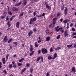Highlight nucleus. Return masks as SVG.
Segmentation results:
<instances>
[{
	"mask_svg": "<svg viewBox=\"0 0 76 76\" xmlns=\"http://www.w3.org/2000/svg\"><path fill=\"white\" fill-rule=\"evenodd\" d=\"M36 20H37V19L36 17H34L33 19L32 18H31L29 22V24L31 25V24H32V23H34V22L36 21Z\"/></svg>",
	"mask_w": 76,
	"mask_h": 76,
	"instance_id": "obj_1",
	"label": "nucleus"
},
{
	"mask_svg": "<svg viewBox=\"0 0 76 76\" xmlns=\"http://www.w3.org/2000/svg\"><path fill=\"white\" fill-rule=\"evenodd\" d=\"M42 53L44 54L47 53V50L45 48H42L41 49Z\"/></svg>",
	"mask_w": 76,
	"mask_h": 76,
	"instance_id": "obj_2",
	"label": "nucleus"
},
{
	"mask_svg": "<svg viewBox=\"0 0 76 76\" xmlns=\"http://www.w3.org/2000/svg\"><path fill=\"white\" fill-rule=\"evenodd\" d=\"M18 10L19 8L16 7H13L12 9V10L14 12H16V11H18Z\"/></svg>",
	"mask_w": 76,
	"mask_h": 76,
	"instance_id": "obj_3",
	"label": "nucleus"
},
{
	"mask_svg": "<svg viewBox=\"0 0 76 76\" xmlns=\"http://www.w3.org/2000/svg\"><path fill=\"white\" fill-rule=\"evenodd\" d=\"M67 12H68V10L67 8H65L64 10V13L65 14V15H66L67 14Z\"/></svg>",
	"mask_w": 76,
	"mask_h": 76,
	"instance_id": "obj_4",
	"label": "nucleus"
},
{
	"mask_svg": "<svg viewBox=\"0 0 76 76\" xmlns=\"http://www.w3.org/2000/svg\"><path fill=\"white\" fill-rule=\"evenodd\" d=\"M63 29V27H60L58 29L57 27H56L55 28V29L56 30V32H58V31H59L60 30H61V29Z\"/></svg>",
	"mask_w": 76,
	"mask_h": 76,
	"instance_id": "obj_5",
	"label": "nucleus"
},
{
	"mask_svg": "<svg viewBox=\"0 0 76 76\" xmlns=\"http://www.w3.org/2000/svg\"><path fill=\"white\" fill-rule=\"evenodd\" d=\"M27 4V2L26 1V0H24L22 4V6H23V7L25 6L26 5V4Z\"/></svg>",
	"mask_w": 76,
	"mask_h": 76,
	"instance_id": "obj_6",
	"label": "nucleus"
},
{
	"mask_svg": "<svg viewBox=\"0 0 76 76\" xmlns=\"http://www.w3.org/2000/svg\"><path fill=\"white\" fill-rule=\"evenodd\" d=\"M72 71L71 72L72 73H75L76 72V69H75V67L74 66L72 68Z\"/></svg>",
	"mask_w": 76,
	"mask_h": 76,
	"instance_id": "obj_7",
	"label": "nucleus"
},
{
	"mask_svg": "<svg viewBox=\"0 0 76 76\" xmlns=\"http://www.w3.org/2000/svg\"><path fill=\"white\" fill-rule=\"evenodd\" d=\"M57 17L54 18L53 19V23H56V20H57Z\"/></svg>",
	"mask_w": 76,
	"mask_h": 76,
	"instance_id": "obj_8",
	"label": "nucleus"
},
{
	"mask_svg": "<svg viewBox=\"0 0 76 76\" xmlns=\"http://www.w3.org/2000/svg\"><path fill=\"white\" fill-rule=\"evenodd\" d=\"M46 6L47 9H48L49 10H50L51 9V7H50V6L48 5L47 4H46Z\"/></svg>",
	"mask_w": 76,
	"mask_h": 76,
	"instance_id": "obj_9",
	"label": "nucleus"
},
{
	"mask_svg": "<svg viewBox=\"0 0 76 76\" xmlns=\"http://www.w3.org/2000/svg\"><path fill=\"white\" fill-rule=\"evenodd\" d=\"M7 36H5L3 41L4 42V41L5 42H7V40H7Z\"/></svg>",
	"mask_w": 76,
	"mask_h": 76,
	"instance_id": "obj_10",
	"label": "nucleus"
},
{
	"mask_svg": "<svg viewBox=\"0 0 76 76\" xmlns=\"http://www.w3.org/2000/svg\"><path fill=\"white\" fill-rule=\"evenodd\" d=\"M67 31H65L64 33V35H65V37H66V36H68V33Z\"/></svg>",
	"mask_w": 76,
	"mask_h": 76,
	"instance_id": "obj_11",
	"label": "nucleus"
},
{
	"mask_svg": "<svg viewBox=\"0 0 76 76\" xmlns=\"http://www.w3.org/2000/svg\"><path fill=\"white\" fill-rule=\"evenodd\" d=\"M19 24H20V23L19 21H18L16 24V27L18 28H19Z\"/></svg>",
	"mask_w": 76,
	"mask_h": 76,
	"instance_id": "obj_12",
	"label": "nucleus"
},
{
	"mask_svg": "<svg viewBox=\"0 0 76 76\" xmlns=\"http://www.w3.org/2000/svg\"><path fill=\"white\" fill-rule=\"evenodd\" d=\"M7 25H8V28H10L11 26V24H10V22L8 21L7 22Z\"/></svg>",
	"mask_w": 76,
	"mask_h": 76,
	"instance_id": "obj_13",
	"label": "nucleus"
},
{
	"mask_svg": "<svg viewBox=\"0 0 76 76\" xmlns=\"http://www.w3.org/2000/svg\"><path fill=\"white\" fill-rule=\"evenodd\" d=\"M2 60L3 61L2 63L3 64H5V63H6V59H5V58H3L2 59Z\"/></svg>",
	"mask_w": 76,
	"mask_h": 76,
	"instance_id": "obj_14",
	"label": "nucleus"
},
{
	"mask_svg": "<svg viewBox=\"0 0 76 76\" xmlns=\"http://www.w3.org/2000/svg\"><path fill=\"white\" fill-rule=\"evenodd\" d=\"M33 51V46L32 45H30V51L32 52Z\"/></svg>",
	"mask_w": 76,
	"mask_h": 76,
	"instance_id": "obj_15",
	"label": "nucleus"
},
{
	"mask_svg": "<svg viewBox=\"0 0 76 76\" xmlns=\"http://www.w3.org/2000/svg\"><path fill=\"white\" fill-rule=\"evenodd\" d=\"M48 60H52V59H53V58L52 57H51V56L49 55L48 56Z\"/></svg>",
	"mask_w": 76,
	"mask_h": 76,
	"instance_id": "obj_16",
	"label": "nucleus"
},
{
	"mask_svg": "<svg viewBox=\"0 0 76 76\" xmlns=\"http://www.w3.org/2000/svg\"><path fill=\"white\" fill-rule=\"evenodd\" d=\"M50 39H51V37H47L46 38V40L48 41H49Z\"/></svg>",
	"mask_w": 76,
	"mask_h": 76,
	"instance_id": "obj_17",
	"label": "nucleus"
},
{
	"mask_svg": "<svg viewBox=\"0 0 76 76\" xmlns=\"http://www.w3.org/2000/svg\"><path fill=\"white\" fill-rule=\"evenodd\" d=\"M33 33V31H31L28 33V35L29 37H30V36H31V35Z\"/></svg>",
	"mask_w": 76,
	"mask_h": 76,
	"instance_id": "obj_18",
	"label": "nucleus"
},
{
	"mask_svg": "<svg viewBox=\"0 0 76 76\" xmlns=\"http://www.w3.org/2000/svg\"><path fill=\"white\" fill-rule=\"evenodd\" d=\"M24 13L23 12H21L19 14V18H20L21 16H23V15Z\"/></svg>",
	"mask_w": 76,
	"mask_h": 76,
	"instance_id": "obj_19",
	"label": "nucleus"
},
{
	"mask_svg": "<svg viewBox=\"0 0 76 76\" xmlns=\"http://www.w3.org/2000/svg\"><path fill=\"white\" fill-rule=\"evenodd\" d=\"M26 70V69L25 68L23 69L21 72V74H22V73H23Z\"/></svg>",
	"mask_w": 76,
	"mask_h": 76,
	"instance_id": "obj_20",
	"label": "nucleus"
},
{
	"mask_svg": "<svg viewBox=\"0 0 76 76\" xmlns=\"http://www.w3.org/2000/svg\"><path fill=\"white\" fill-rule=\"evenodd\" d=\"M21 3H22V2H21V1H20V2H19V3H18V4H16L15 5V6H19V5H20V4H21Z\"/></svg>",
	"mask_w": 76,
	"mask_h": 76,
	"instance_id": "obj_21",
	"label": "nucleus"
},
{
	"mask_svg": "<svg viewBox=\"0 0 76 76\" xmlns=\"http://www.w3.org/2000/svg\"><path fill=\"white\" fill-rule=\"evenodd\" d=\"M7 12H3V16H6V15H7Z\"/></svg>",
	"mask_w": 76,
	"mask_h": 76,
	"instance_id": "obj_22",
	"label": "nucleus"
},
{
	"mask_svg": "<svg viewBox=\"0 0 76 76\" xmlns=\"http://www.w3.org/2000/svg\"><path fill=\"white\" fill-rule=\"evenodd\" d=\"M56 57H57V53H55L53 56V60L55 58H56Z\"/></svg>",
	"mask_w": 76,
	"mask_h": 76,
	"instance_id": "obj_23",
	"label": "nucleus"
},
{
	"mask_svg": "<svg viewBox=\"0 0 76 76\" xmlns=\"http://www.w3.org/2000/svg\"><path fill=\"white\" fill-rule=\"evenodd\" d=\"M46 34L48 35H49L50 33H49V31L48 30H46Z\"/></svg>",
	"mask_w": 76,
	"mask_h": 76,
	"instance_id": "obj_24",
	"label": "nucleus"
},
{
	"mask_svg": "<svg viewBox=\"0 0 76 76\" xmlns=\"http://www.w3.org/2000/svg\"><path fill=\"white\" fill-rule=\"evenodd\" d=\"M60 15H61V13H60V12H58L57 13V17H59Z\"/></svg>",
	"mask_w": 76,
	"mask_h": 76,
	"instance_id": "obj_25",
	"label": "nucleus"
},
{
	"mask_svg": "<svg viewBox=\"0 0 76 76\" xmlns=\"http://www.w3.org/2000/svg\"><path fill=\"white\" fill-rule=\"evenodd\" d=\"M60 49H61V48L60 47H58L57 48H54V49L55 50H59Z\"/></svg>",
	"mask_w": 76,
	"mask_h": 76,
	"instance_id": "obj_26",
	"label": "nucleus"
},
{
	"mask_svg": "<svg viewBox=\"0 0 76 76\" xmlns=\"http://www.w3.org/2000/svg\"><path fill=\"white\" fill-rule=\"evenodd\" d=\"M34 45L35 47H38V44H37V42H36L34 43Z\"/></svg>",
	"mask_w": 76,
	"mask_h": 76,
	"instance_id": "obj_27",
	"label": "nucleus"
},
{
	"mask_svg": "<svg viewBox=\"0 0 76 76\" xmlns=\"http://www.w3.org/2000/svg\"><path fill=\"white\" fill-rule=\"evenodd\" d=\"M49 28H50V29H51V28H53V25H52V24H50L49 25Z\"/></svg>",
	"mask_w": 76,
	"mask_h": 76,
	"instance_id": "obj_28",
	"label": "nucleus"
},
{
	"mask_svg": "<svg viewBox=\"0 0 76 76\" xmlns=\"http://www.w3.org/2000/svg\"><path fill=\"white\" fill-rule=\"evenodd\" d=\"M13 40V38H11L8 40V43H10V42L12 41Z\"/></svg>",
	"mask_w": 76,
	"mask_h": 76,
	"instance_id": "obj_29",
	"label": "nucleus"
},
{
	"mask_svg": "<svg viewBox=\"0 0 76 76\" xmlns=\"http://www.w3.org/2000/svg\"><path fill=\"white\" fill-rule=\"evenodd\" d=\"M17 64H18V66H22V64L20 63L19 62H17Z\"/></svg>",
	"mask_w": 76,
	"mask_h": 76,
	"instance_id": "obj_30",
	"label": "nucleus"
},
{
	"mask_svg": "<svg viewBox=\"0 0 76 76\" xmlns=\"http://www.w3.org/2000/svg\"><path fill=\"white\" fill-rule=\"evenodd\" d=\"M34 51H33L30 54V56H32V55H33V54H34Z\"/></svg>",
	"mask_w": 76,
	"mask_h": 76,
	"instance_id": "obj_31",
	"label": "nucleus"
},
{
	"mask_svg": "<svg viewBox=\"0 0 76 76\" xmlns=\"http://www.w3.org/2000/svg\"><path fill=\"white\" fill-rule=\"evenodd\" d=\"M33 68H31L30 69V71L31 73H32L33 72Z\"/></svg>",
	"mask_w": 76,
	"mask_h": 76,
	"instance_id": "obj_32",
	"label": "nucleus"
},
{
	"mask_svg": "<svg viewBox=\"0 0 76 76\" xmlns=\"http://www.w3.org/2000/svg\"><path fill=\"white\" fill-rule=\"evenodd\" d=\"M40 59H41V61L42 62H43V61H44V59H43V57L42 56H40Z\"/></svg>",
	"mask_w": 76,
	"mask_h": 76,
	"instance_id": "obj_33",
	"label": "nucleus"
},
{
	"mask_svg": "<svg viewBox=\"0 0 76 76\" xmlns=\"http://www.w3.org/2000/svg\"><path fill=\"white\" fill-rule=\"evenodd\" d=\"M8 13L10 15H12V12L10 11H8Z\"/></svg>",
	"mask_w": 76,
	"mask_h": 76,
	"instance_id": "obj_34",
	"label": "nucleus"
},
{
	"mask_svg": "<svg viewBox=\"0 0 76 76\" xmlns=\"http://www.w3.org/2000/svg\"><path fill=\"white\" fill-rule=\"evenodd\" d=\"M72 45L73 44H72L70 45H67V48H70V47H72Z\"/></svg>",
	"mask_w": 76,
	"mask_h": 76,
	"instance_id": "obj_35",
	"label": "nucleus"
},
{
	"mask_svg": "<svg viewBox=\"0 0 76 76\" xmlns=\"http://www.w3.org/2000/svg\"><path fill=\"white\" fill-rule=\"evenodd\" d=\"M2 73H4L5 74H7V71H6L5 69L3 71Z\"/></svg>",
	"mask_w": 76,
	"mask_h": 76,
	"instance_id": "obj_36",
	"label": "nucleus"
},
{
	"mask_svg": "<svg viewBox=\"0 0 76 76\" xmlns=\"http://www.w3.org/2000/svg\"><path fill=\"white\" fill-rule=\"evenodd\" d=\"M64 5H63L62 6V7H61V10H63L64 9Z\"/></svg>",
	"mask_w": 76,
	"mask_h": 76,
	"instance_id": "obj_37",
	"label": "nucleus"
},
{
	"mask_svg": "<svg viewBox=\"0 0 76 76\" xmlns=\"http://www.w3.org/2000/svg\"><path fill=\"white\" fill-rule=\"evenodd\" d=\"M40 59H41V58L40 57H38L36 60L37 61H38L39 60H40Z\"/></svg>",
	"mask_w": 76,
	"mask_h": 76,
	"instance_id": "obj_38",
	"label": "nucleus"
},
{
	"mask_svg": "<svg viewBox=\"0 0 76 76\" xmlns=\"http://www.w3.org/2000/svg\"><path fill=\"white\" fill-rule=\"evenodd\" d=\"M60 35H58L57 37H56V39H60Z\"/></svg>",
	"mask_w": 76,
	"mask_h": 76,
	"instance_id": "obj_39",
	"label": "nucleus"
},
{
	"mask_svg": "<svg viewBox=\"0 0 76 76\" xmlns=\"http://www.w3.org/2000/svg\"><path fill=\"white\" fill-rule=\"evenodd\" d=\"M63 23H67V20H65L63 21Z\"/></svg>",
	"mask_w": 76,
	"mask_h": 76,
	"instance_id": "obj_40",
	"label": "nucleus"
},
{
	"mask_svg": "<svg viewBox=\"0 0 76 76\" xmlns=\"http://www.w3.org/2000/svg\"><path fill=\"white\" fill-rule=\"evenodd\" d=\"M12 67H14V68H16V67H17V66H16V64H14L13 65V66H12Z\"/></svg>",
	"mask_w": 76,
	"mask_h": 76,
	"instance_id": "obj_41",
	"label": "nucleus"
},
{
	"mask_svg": "<svg viewBox=\"0 0 76 76\" xmlns=\"http://www.w3.org/2000/svg\"><path fill=\"white\" fill-rule=\"evenodd\" d=\"M12 64H10L9 65V68H10V69H11V68H12V67H13V66H12Z\"/></svg>",
	"mask_w": 76,
	"mask_h": 76,
	"instance_id": "obj_42",
	"label": "nucleus"
},
{
	"mask_svg": "<svg viewBox=\"0 0 76 76\" xmlns=\"http://www.w3.org/2000/svg\"><path fill=\"white\" fill-rule=\"evenodd\" d=\"M13 44H15L16 46H17V45L18 44V42H13Z\"/></svg>",
	"mask_w": 76,
	"mask_h": 76,
	"instance_id": "obj_43",
	"label": "nucleus"
},
{
	"mask_svg": "<svg viewBox=\"0 0 76 76\" xmlns=\"http://www.w3.org/2000/svg\"><path fill=\"white\" fill-rule=\"evenodd\" d=\"M42 15V16H44L45 17V13L44 12L43 13Z\"/></svg>",
	"mask_w": 76,
	"mask_h": 76,
	"instance_id": "obj_44",
	"label": "nucleus"
},
{
	"mask_svg": "<svg viewBox=\"0 0 76 76\" xmlns=\"http://www.w3.org/2000/svg\"><path fill=\"white\" fill-rule=\"evenodd\" d=\"M69 23H67V24L66 25L67 29H69Z\"/></svg>",
	"mask_w": 76,
	"mask_h": 76,
	"instance_id": "obj_45",
	"label": "nucleus"
},
{
	"mask_svg": "<svg viewBox=\"0 0 76 76\" xmlns=\"http://www.w3.org/2000/svg\"><path fill=\"white\" fill-rule=\"evenodd\" d=\"M60 32H61L62 33H63V32H64V29L60 30Z\"/></svg>",
	"mask_w": 76,
	"mask_h": 76,
	"instance_id": "obj_46",
	"label": "nucleus"
},
{
	"mask_svg": "<svg viewBox=\"0 0 76 76\" xmlns=\"http://www.w3.org/2000/svg\"><path fill=\"white\" fill-rule=\"evenodd\" d=\"M50 52H53V51H53V49L52 48H50Z\"/></svg>",
	"mask_w": 76,
	"mask_h": 76,
	"instance_id": "obj_47",
	"label": "nucleus"
},
{
	"mask_svg": "<svg viewBox=\"0 0 76 76\" xmlns=\"http://www.w3.org/2000/svg\"><path fill=\"white\" fill-rule=\"evenodd\" d=\"M72 36H74V35H76V32L72 34Z\"/></svg>",
	"mask_w": 76,
	"mask_h": 76,
	"instance_id": "obj_48",
	"label": "nucleus"
},
{
	"mask_svg": "<svg viewBox=\"0 0 76 76\" xmlns=\"http://www.w3.org/2000/svg\"><path fill=\"white\" fill-rule=\"evenodd\" d=\"M37 12V11H35V12H34L33 13V15H34V16H35L36 15V12Z\"/></svg>",
	"mask_w": 76,
	"mask_h": 76,
	"instance_id": "obj_49",
	"label": "nucleus"
},
{
	"mask_svg": "<svg viewBox=\"0 0 76 76\" xmlns=\"http://www.w3.org/2000/svg\"><path fill=\"white\" fill-rule=\"evenodd\" d=\"M33 31L34 32H36V31H37V28H34L33 29Z\"/></svg>",
	"mask_w": 76,
	"mask_h": 76,
	"instance_id": "obj_50",
	"label": "nucleus"
},
{
	"mask_svg": "<svg viewBox=\"0 0 76 76\" xmlns=\"http://www.w3.org/2000/svg\"><path fill=\"white\" fill-rule=\"evenodd\" d=\"M72 31H75V28H72Z\"/></svg>",
	"mask_w": 76,
	"mask_h": 76,
	"instance_id": "obj_51",
	"label": "nucleus"
},
{
	"mask_svg": "<svg viewBox=\"0 0 76 76\" xmlns=\"http://www.w3.org/2000/svg\"><path fill=\"white\" fill-rule=\"evenodd\" d=\"M5 16L4 15L3 16H1V19H4V18H5Z\"/></svg>",
	"mask_w": 76,
	"mask_h": 76,
	"instance_id": "obj_52",
	"label": "nucleus"
},
{
	"mask_svg": "<svg viewBox=\"0 0 76 76\" xmlns=\"http://www.w3.org/2000/svg\"><path fill=\"white\" fill-rule=\"evenodd\" d=\"M8 57H9V54L7 55L6 57V59H7L8 58Z\"/></svg>",
	"mask_w": 76,
	"mask_h": 76,
	"instance_id": "obj_53",
	"label": "nucleus"
},
{
	"mask_svg": "<svg viewBox=\"0 0 76 76\" xmlns=\"http://www.w3.org/2000/svg\"><path fill=\"white\" fill-rule=\"evenodd\" d=\"M73 26V24L72 23H71L70 25V27H72Z\"/></svg>",
	"mask_w": 76,
	"mask_h": 76,
	"instance_id": "obj_54",
	"label": "nucleus"
},
{
	"mask_svg": "<svg viewBox=\"0 0 76 76\" xmlns=\"http://www.w3.org/2000/svg\"><path fill=\"white\" fill-rule=\"evenodd\" d=\"M38 54H41V50H40L38 51Z\"/></svg>",
	"mask_w": 76,
	"mask_h": 76,
	"instance_id": "obj_55",
	"label": "nucleus"
},
{
	"mask_svg": "<svg viewBox=\"0 0 76 76\" xmlns=\"http://www.w3.org/2000/svg\"><path fill=\"white\" fill-rule=\"evenodd\" d=\"M28 13H32V11L30 10L28 11Z\"/></svg>",
	"mask_w": 76,
	"mask_h": 76,
	"instance_id": "obj_56",
	"label": "nucleus"
},
{
	"mask_svg": "<svg viewBox=\"0 0 76 76\" xmlns=\"http://www.w3.org/2000/svg\"><path fill=\"white\" fill-rule=\"evenodd\" d=\"M29 64H26V67H29Z\"/></svg>",
	"mask_w": 76,
	"mask_h": 76,
	"instance_id": "obj_57",
	"label": "nucleus"
},
{
	"mask_svg": "<svg viewBox=\"0 0 76 76\" xmlns=\"http://www.w3.org/2000/svg\"><path fill=\"white\" fill-rule=\"evenodd\" d=\"M10 30H11V27L7 29V31H10Z\"/></svg>",
	"mask_w": 76,
	"mask_h": 76,
	"instance_id": "obj_58",
	"label": "nucleus"
},
{
	"mask_svg": "<svg viewBox=\"0 0 76 76\" xmlns=\"http://www.w3.org/2000/svg\"><path fill=\"white\" fill-rule=\"evenodd\" d=\"M49 75H50V74H49V73L48 72L46 74V76H49Z\"/></svg>",
	"mask_w": 76,
	"mask_h": 76,
	"instance_id": "obj_59",
	"label": "nucleus"
},
{
	"mask_svg": "<svg viewBox=\"0 0 76 76\" xmlns=\"http://www.w3.org/2000/svg\"><path fill=\"white\" fill-rule=\"evenodd\" d=\"M9 19V18H8V17H6V20H8Z\"/></svg>",
	"mask_w": 76,
	"mask_h": 76,
	"instance_id": "obj_60",
	"label": "nucleus"
},
{
	"mask_svg": "<svg viewBox=\"0 0 76 76\" xmlns=\"http://www.w3.org/2000/svg\"><path fill=\"white\" fill-rule=\"evenodd\" d=\"M40 42H41V40H39L38 41V43H39Z\"/></svg>",
	"mask_w": 76,
	"mask_h": 76,
	"instance_id": "obj_61",
	"label": "nucleus"
},
{
	"mask_svg": "<svg viewBox=\"0 0 76 76\" xmlns=\"http://www.w3.org/2000/svg\"><path fill=\"white\" fill-rule=\"evenodd\" d=\"M74 48H76V43H75V44H74Z\"/></svg>",
	"mask_w": 76,
	"mask_h": 76,
	"instance_id": "obj_62",
	"label": "nucleus"
},
{
	"mask_svg": "<svg viewBox=\"0 0 76 76\" xmlns=\"http://www.w3.org/2000/svg\"><path fill=\"white\" fill-rule=\"evenodd\" d=\"M10 20L12 21V20H13V18L11 17L10 18Z\"/></svg>",
	"mask_w": 76,
	"mask_h": 76,
	"instance_id": "obj_63",
	"label": "nucleus"
},
{
	"mask_svg": "<svg viewBox=\"0 0 76 76\" xmlns=\"http://www.w3.org/2000/svg\"><path fill=\"white\" fill-rule=\"evenodd\" d=\"M73 38H76V36H73Z\"/></svg>",
	"mask_w": 76,
	"mask_h": 76,
	"instance_id": "obj_64",
	"label": "nucleus"
}]
</instances>
